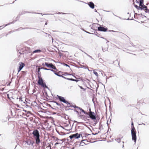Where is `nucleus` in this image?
Instances as JSON below:
<instances>
[{
  "label": "nucleus",
  "instance_id": "f257e3e1",
  "mask_svg": "<svg viewBox=\"0 0 149 149\" xmlns=\"http://www.w3.org/2000/svg\"><path fill=\"white\" fill-rule=\"evenodd\" d=\"M32 134L36 139V143L38 144L40 142V134L38 131L37 130H34L32 132Z\"/></svg>",
  "mask_w": 149,
  "mask_h": 149
},
{
  "label": "nucleus",
  "instance_id": "f03ea898",
  "mask_svg": "<svg viewBox=\"0 0 149 149\" xmlns=\"http://www.w3.org/2000/svg\"><path fill=\"white\" fill-rule=\"evenodd\" d=\"M136 132L134 126L132 127L131 134L132 139L134 142H136Z\"/></svg>",
  "mask_w": 149,
  "mask_h": 149
},
{
  "label": "nucleus",
  "instance_id": "7ed1b4c3",
  "mask_svg": "<svg viewBox=\"0 0 149 149\" xmlns=\"http://www.w3.org/2000/svg\"><path fill=\"white\" fill-rule=\"evenodd\" d=\"M38 76V84L43 87L46 88H47V86L43 82L42 78L41 77V75L39 74Z\"/></svg>",
  "mask_w": 149,
  "mask_h": 149
},
{
  "label": "nucleus",
  "instance_id": "20e7f679",
  "mask_svg": "<svg viewBox=\"0 0 149 149\" xmlns=\"http://www.w3.org/2000/svg\"><path fill=\"white\" fill-rule=\"evenodd\" d=\"M58 97L61 102H63L66 103L67 104V106L68 107H72V105L69 102L65 100L64 97L58 95Z\"/></svg>",
  "mask_w": 149,
  "mask_h": 149
},
{
  "label": "nucleus",
  "instance_id": "39448f33",
  "mask_svg": "<svg viewBox=\"0 0 149 149\" xmlns=\"http://www.w3.org/2000/svg\"><path fill=\"white\" fill-rule=\"evenodd\" d=\"M7 97L10 100H11V98L14 100L16 99L18 100V99L17 95L16 94H13L12 92H10L8 94H7Z\"/></svg>",
  "mask_w": 149,
  "mask_h": 149
},
{
  "label": "nucleus",
  "instance_id": "423d86ee",
  "mask_svg": "<svg viewBox=\"0 0 149 149\" xmlns=\"http://www.w3.org/2000/svg\"><path fill=\"white\" fill-rule=\"evenodd\" d=\"M90 112L86 113V115H88L89 117L92 119L93 120H95L96 119V116L95 115V113L93 112H92L91 111V109H89Z\"/></svg>",
  "mask_w": 149,
  "mask_h": 149
},
{
  "label": "nucleus",
  "instance_id": "0eeeda50",
  "mask_svg": "<svg viewBox=\"0 0 149 149\" xmlns=\"http://www.w3.org/2000/svg\"><path fill=\"white\" fill-rule=\"evenodd\" d=\"M51 70L56 75L59 77H62L64 78V77L62 76V75H66L68 74L67 73H65L63 74V72L61 71H59L58 72H56V71L54 70L53 69H51Z\"/></svg>",
  "mask_w": 149,
  "mask_h": 149
},
{
  "label": "nucleus",
  "instance_id": "6e6552de",
  "mask_svg": "<svg viewBox=\"0 0 149 149\" xmlns=\"http://www.w3.org/2000/svg\"><path fill=\"white\" fill-rule=\"evenodd\" d=\"M45 65L47 68H49L54 70H56V66L53 65L52 63H48L47 62H45Z\"/></svg>",
  "mask_w": 149,
  "mask_h": 149
},
{
  "label": "nucleus",
  "instance_id": "1a4fd4ad",
  "mask_svg": "<svg viewBox=\"0 0 149 149\" xmlns=\"http://www.w3.org/2000/svg\"><path fill=\"white\" fill-rule=\"evenodd\" d=\"M80 134H79L77 133L74 134H72L69 136V138L72 139L73 138L77 139L80 137Z\"/></svg>",
  "mask_w": 149,
  "mask_h": 149
},
{
  "label": "nucleus",
  "instance_id": "9d476101",
  "mask_svg": "<svg viewBox=\"0 0 149 149\" xmlns=\"http://www.w3.org/2000/svg\"><path fill=\"white\" fill-rule=\"evenodd\" d=\"M19 68L18 69V73L22 68L25 66V65L24 63L22 62H20L19 64Z\"/></svg>",
  "mask_w": 149,
  "mask_h": 149
},
{
  "label": "nucleus",
  "instance_id": "9b49d317",
  "mask_svg": "<svg viewBox=\"0 0 149 149\" xmlns=\"http://www.w3.org/2000/svg\"><path fill=\"white\" fill-rule=\"evenodd\" d=\"M107 28L103 27L100 26L98 28V30L100 31H107Z\"/></svg>",
  "mask_w": 149,
  "mask_h": 149
},
{
  "label": "nucleus",
  "instance_id": "f8f14e48",
  "mask_svg": "<svg viewBox=\"0 0 149 149\" xmlns=\"http://www.w3.org/2000/svg\"><path fill=\"white\" fill-rule=\"evenodd\" d=\"M89 6L91 8L93 9L94 8V3L92 2H89L88 3Z\"/></svg>",
  "mask_w": 149,
  "mask_h": 149
},
{
  "label": "nucleus",
  "instance_id": "ddd939ff",
  "mask_svg": "<svg viewBox=\"0 0 149 149\" xmlns=\"http://www.w3.org/2000/svg\"><path fill=\"white\" fill-rule=\"evenodd\" d=\"M72 107H73L74 108H77V109H80L85 114H86V113H88V112H86L84 110H83L82 109H80V108L78 107H77L76 106H72Z\"/></svg>",
  "mask_w": 149,
  "mask_h": 149
},
{
  "label": "nucleus",
  "instance_id": "4468645a",
  "mask_svg": "<svg viewBox=\"0 0 149 149\" xmlns=\"http://www.w3.org/2000/svg\"><path fill=\"white\" fill-rule=\"evenodd\" d=\"M93 73L97 77H98V74L95 70H93Z\"/></svg>",
  "mask_w": 149,
  "mask_h": 149
},
{
  "label": "nucleus",
  "instance_id": "2eb2a0df",
  "mask_svg": "<svg viewBox=\"0 0 149 149\" xmlns=\"http://www.w3.org/2000/svg\"><path fill=\"white\" fill-rule=\"evenodd\" d=\"M41 52V50L40 49L36 50L34 51L33 52V53H35L37 52Z\"/></svg>",
  "mask_w": 149,
  "mask_h": 149
},
{
  "label": "nucleus",
  "instance_id": "dca6fc26",
  "mask_svg": "<svg viewBox=\"0 0 149 149\" xmlns=\"http://www.w3.org/2000/svg\"><path fill=\"white\" fill-rule=\"evenodd\" d=\"M40 68H39L38 69V75L39 74L40 75H41L40 74H41V72H40Z\"/></svg>",
  "mask_w": 149,
  "mask_h": 149
},
{
  "label": "nucleus",
  "instance_id": "f3484780",
  "mask_svg": "<svg viewBox=\"0 0 149 149\" xmlns=\"http://www.w3.org/2000/svg\"><path fill=\"white\" fill-rule=\"evenodd\" d=\"M40 68V69H43L44 70H51V69L50 70L49 69H47V68H44V67H41Z\"/></svg>",
  "mask_w": 149,
  "mask_h": 149
},
{
  "label": "nucleus",
  "instance_id": "a211bd4d",
  "mask_svg": "<svg viewBox=\"0 0 149 149\" xmlns=\"http://www.w3.org/2000/svg\"><path fill=\"white\" fill-rule=\"evenodd\" d=\"M87 142V141L86 140H82L81 142V144L82 143H84L85 144H86V142Z\"/></svg>",
  "mask_w": 149,
  "mask_h": 149
},
{
  "label": "nucleus",
  "instance_id": "6ab92c4d",
  "mask_svg": "<svg viewBox=\"0 0 149 149\" xmlns=\"http://www.w3.org/2000/svg\"><path fill=\"white\" fill-rule=\"evenodd\" d=\"M19 101H21L22 102L23 101V100H22L21 97H19Z\"/></svg>",
  "mask_w": 149,
  "mask_h": 149
},
{
  "label": "nucleus",
  "instance_id": "aec40b11",
  "mask_svg": "<svg viewBox=\"0 0 149 149\" xmlns=\"http://www.w3.org/2000/svg\"><path fill=\"white\" fill-rule=\"evenodd\" d=\"M137 15L138 17V18L139 17H141L142 16V15H140L138 14V15H136V16Z\"/></svg>",
  "mask_w": 149,
  "mask_h": 149
},
{
  "label": "nucleus",
  "instance_id": "412c9836",
  "mask_svg": "<svg viewBox=\"0 0 149 149\" xmlns=\"http://www.w3.org/2000/svg\"><path fill=\"white\" fill-rule=\"evenodd\" d=\"M42 65L44 67L45 66V63H42Z\"/></svg>",
  "mask_w": 149,
  "mask_h": 149
},
{
  "label": "nucleus",
  "instance_id": "4be33fe9",
  "mask_svg": "<svg viewBox=\"0 0 149 149\" xmlns=\"http://www.w3.org/2000/svg\"><path fill=\"white\" fill-rule=\"evenodd\" d=\"M22 72H23V73H24V75H25L26 74V73L25 72H24V71H22Z\"/></svg>",
  "mask_w": 149,
  "mask_h": 149
},
{
  "label": "nucleus",
  "instance_id": "5701e85b",
  "mask_svg": "<svg viewBox=\"0 0 149 149\" xmlns=\"http://www.w3.org/2000/svg\"><path fill=\"white\" fill-rule=\"evenodd\" d=\"M55 102L56 103V104L57 105H59V106H60V104H58V103L57 102Z\"/></svg>",
  "mask_w": 149,
  "mask_h": 149
},
{
  "label": "nucleus",
  "instance_id": "b1692460",
  "mask_svg": "<svg viewBox=\"0 0 149 149\" xmlns=\"http://www.w3.org/2000/svg\"><path fill=\"white\" fill-rule=\"evenodd\" d=\"M67 79L69 80H74L73 79H72L67 78Z\"/></svg>",
  "mask_w": 149,
  "mask_h": 149
},
{
  "label": "nucleus",
  "instance_id": "393cba45",
  "mask_svg": "<svg viewBox=\"0 0 149 149\" xmlns=\"http://www.w3.org/2000/svg\"><path fill=\"white\" fill-rule=\"evenodd\" d=\"M59 144V143H58L56 142V143L55 144V145H55V146H56L57 144Z\"/></svg>",
  "mask_w": 149,
  "mask_h": 149
},
{
  "label": "nucleus",
  "instance_id": "a878e982",
  "mask_svg": "<svg viewBox=\"0 0 149 149\" xmlns=\"http://www.w3.org/2000/svg\"><path fill=\"white\" fill-rule=\"evenodd\" d=\"M132 106V105L130 104H129L128 105L127 107H131Z\"/></svg>",
  "mask_w": 149,
  "mask_h": 149
},
{
  "label": "nucleus",
  "instance_id": "bb28decb",
  "mask_svg": "<svg viewBox=\"0 0 149 149\" xmlns=\"http://www.w3.org/2000/svg\"><path fill=\"white\" fill-rule=\"evenodd\" d=\"M132 126H134V124H133V122H132Z\"/></svg>",
  "mask_w": 149,
  "mask_h": 149
},
{
  "label": "nucleus",
  "instance_id": "cd10ccee",
  "mask_svg": "<svg viewBox=\"0 0 149 149\" xmlns=\"http://www.w3.org/2000/svg\"><path fill=\"white\" fill-rule=\"evenodd\" d=\"M80 87L81 89H84V88H82V86H80Z\"/></svg>",
  "mask_w": 149,
  "mask_h": 149
},
{
  "label": "nucleus",
  "instance_id": "c85d7f7f",
  "mask_svg": "<svg viewBox=\"0 0 149 149\" xmlns=\"http://www.w3.org/2000/svg\"><path fill=\"white\" fill-rule=\"evenodd\" d=\"M64 64L66 66H69V65H67V64Z\"/></svg>",
  "mask_w": 149,
  "mask_h": 149
},
{
  "label": "nucleus",
  "instance_id": "c756f323",
  "mask_svg": "<svg viewBox=\"0 0 149 149\" xmlns=\"http://www.w3.org/2000/svg\"><path fill=\"white\" fill-rule=\"evenodd\" d=\"M47 22H46V23H45V25H47Z\"/></svg>",
  "mask_w": 149,
  "mask_h": 149
},
{
  "label": "nucleus",
  "instance_id": "7c9ffc66",
  "mask_svg": "<svg viewBox=\"0 0 149 149\" xmlns=\"http://www.w3.org/2000/svg\"><path fill=\"white\" fill-rule=\"evenodd\" d=\"M5 26H3V28Z\"/></svg>",
  "mask_w": 149,
  "mask_h": 149
}]
</instances>
